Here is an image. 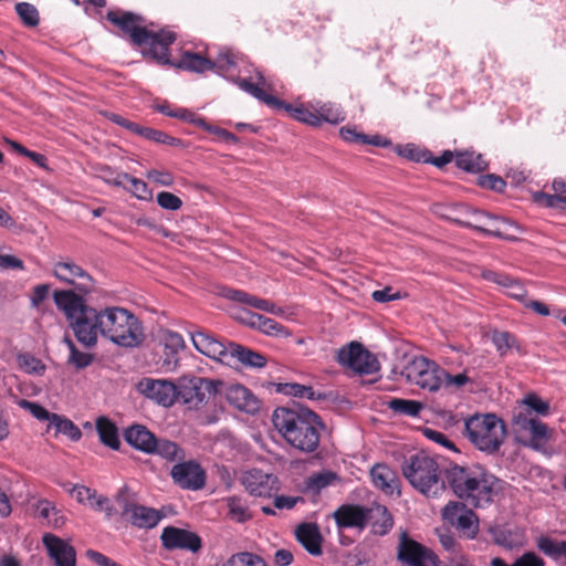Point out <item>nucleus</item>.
<instances>
[{
  "label": "nucleus",
  "instance_id": "nucleus-56",
  "mask_svg": "<svg viewBox=\"0 0 566 566\" xmlns=\"http://www.w3.org/2000/svg\"><path fill=\"white\" fill-rule=\"evenodd\" d=\"M158 112L161 114H165L169 117L174 118H181L186 122L193 123L199 127L206 128L207 124L203 118L196 116L195 113L186 109V108H179L175 112H166L165 107H158Z\"/></svg>",
  "mask_w": 566,
  "mask_h": 566
},
{
  "label": "nucleus",
  "instance_id": "nucleus-22",
  "mask_svg": "<svg viewBox=\"0 0 566 566\" xmlns=\"http://www.w3.org/2000/svg\"><path fill=\"white\" fill-rule=\"evenodd\" d=\"M195 348L202 355L222 361L227 359L228 344L217 339L205 331H196L190 333Z\"/></svg>",
  "mask_w": 566,
  "mask_h": 566
},
{
  "label": "nucleus",
  "instance_id": "nucleus-64",
  "mask_svg": "<svg viewBox=\"0 0 566 566\" xmlns=\"http://www.w3.org/2000/svg\"><path fill=\"white\" fill-rule=\"evenodd\" d=\"M213 63L216 64L214 69L228 71L235 65V55L230 50L221 51Z\"/></svg>",
  "mask_w": 566,
  "mask_h": 566
},
{
  "label": "nucleus",
  "instance_id": "nucleus-43",
  "mask_svg": "<svg viewBox=\"0 0 566 566\" xmlns=\"http://www.w3.org/2000/svg\"><path fill=\"white\" fill-rule=\"evenodd\" d=\"M389 409L398 415L416 417L422 409V403L416 400L392 398L387 402Z\"/></svg>",
  "mask_w": 566,
  "mask_h": 566
},
{
  "label": "nucleus",
  "instance_id": "nucleus-35",
  "mask_svg": "<svg viewBox=\"0 0 566 566\" xmlns=\"http://www.w3.org/2000/svg\"><path fill=\"white\" fill-rule=\"evenodd\" d=\"M537 548L555 562H566V541H555L548 536L537 539Z\"/></svg>",
  "mask_w": 566,
  "mask_h": 566
},
{
  "label": "nucleus",
  "instance_id": "nucleus-58",
  "mask_svg": "<svg viewBox=\"0 0 566 566\" xmlns=\"http://www.w3.org/2000/svg\"><path fill=\"white\" fill-rule=\"evenodd\" d=\"M156 201L158 206L165 210L176 211L182 206V200L168 191H161L157 195Z\"/></svg>",
  "mask_w": 566,
  "mask_h": 566
},
{
  "label": "nucleus",
  "instance_id": "nucleus-34",
  "mask_svg": "<svg viewBox=\"0 0 566 566\" xmlns=\"http://www.w3.org/2000/svg\"><path fill=\"white\" fill-rule=\"evenodd\" d=\"M175 66L187 71L202 73L207 70H214L216 64L213 61L197 53L186 52Z\"/></svg>",
  "mask_w": 566,
  "mask_h": 566
},
{
  "label": "nucleus",
  "instance_id": "nucleus-3",
  "mask_svg": "<svg viewBox=\"0 0 566 566\" xmlns=\"http://www.w3.org/2000/svg\"><path fill=\"white\" fill-rule=\"evenodd\" d=\"M53 300L65 314L76 340L86 348L95 347L98 335L102 336V310L88 306L73 290L54 291Z\"/></svg>",
  "mask_w": 566,
  "mask_h": 566
},
{
  "label": "nucleus",
  "instance_id": "nucleus-10",
  "mask_svg": "<svg viewBox=\"0 0 566 566\" xmlns=\"http://www.w3.org/2000/svg\"><path fill=\"white\" fill-rule=\"evenodd\" d=\"M219 380L203 377H182L178 385V400L189 409H199L207 399L218 391Z\"/></svg>",
  "mask_w": 566,
  "mask_h": 566
},
{
  "label": "nucleus",
  "instance_id": "nucleus-18",
  "mask_svg": "<svg viewBox=\"0 0 566 566\" xmlns=\"http://www.w3.org/2000/svg\"><path fill=\"white\" fill-rule=\"evenodd\" d=\"M170 474L174 482L184 490L197 491L206 483V472L196 461L175 464Z\"/></svg>",
  "mask_w": 566,
  "mask_h": 566
},
{
  "label": "nucleus",
  "instance_id": "nucleus-27",
  "mask_svg": "<svg viewBox=\"0 0 566 566\" xmlns=\"http://www.w3.org/2000/svg\"><path fill=\"white\" fill-rule=\"evenodd\" d=\"M370 476L376 488L388 495L399 494V480L394 470L382 463L375 464L370 470Z\"/></svg>",
  "mask_w": 566,
  "mask_h": 566
},
{
  "label": "nucleus",
  "instance_id": "nucleus-63",
  "mask_svg": "<svg viewBox=\"0 0 566 566\" xmlns=\"http://www.w3.org/2000/svg\"><path fill=\"white\" fill-rule=\"evenodd\" d=\"M441 378H442V384H444L448 387L461 388L464 385H467L468 382H470V378L467 376L465 373H461L458 375H451V374L447 373L446 370H443V373H441Z\"/></svg>",
  "mask_w": 566,
  "mask_h": 566
},
{
  "label": "nucleus",
  "instance_id": "nucleus-21",
  "mask_svg": "<svg viewBox=\"0 0 566 566\" xmlns=\"http://www.w3.org/2000/svg\"><path fill=\"white\" fill-rule=\"evenodd\" d=\"M42 543L55 566H76L75 548L52 533L42 536Z\"/></svg>",
  "mask_w": 566,
  "mask_h": 566
},
{
  "label": "nucleus",
  "instance_id": "nucleus-8",
  "mask_svg": "<svg viewBox=\"0 0 566 566\" xmlns=\"http://www.w3.org/2000/svg\"><path fill=\"white\" fill-rule=\"evenodd\" d=\"M454 211L459 213V217L447 216V218L452 219L463 227L472 228L485 235L511 240L512 237L507 233V230L510 228H516L513 221L474 210L465 205L459 206Z\"/></svg>",
  "mask_w": 566,
  "mask_h": 566
},
{
  "label": "nucleus",
  "instance_id": "nucleus-53",
  "mask_svg": "<svg viewBox=\"0 0 566 566\" xmlns=\"http://www.w3.org/2000/svg\"><path fill=\"white\" fill-rule=\"evenodd\" d=\"M520 408H525L530 410L531 413L535 412L541 416H546L549 412V403L535 394L526 395L516 409Z\"/></svg>",
  "mask_w": 566,
  "mask_h": 566
},
{
  "label": "nucleus",
  "instance_id": "nucleus-4",
  "mask_svg": "<svg viewBox=\"0 0 566 566\" xmlns=\"http://www.w3.org/2000/svg\"><path fill=\"white\" fill-rule=\"evenodd\" d=\"M107 20L129 35L133 44L147 46L146 54L161 64H171L168 59L169 46L176 34L168 30L154 31L145 25V19L129 11H108Z\"/></svg>",
  "mask_w": 566,
  "mask_h": 566
},
{
  "label": "nucleus",
  "instance_id": "nucleus-13",
  "mask_svg": "<svg viewBox=\"0 0 566 566\" xmlns=\"http://www.w3.org/2000/svg\"><path fill=\"white\" fill-rule=\"evenodd\" d=\"M464 503L450 502L443 509L442 516L461 536L472 539L479 533V518Z\"/></svg>",
  "mask_w": 566,
  "mask_h": 566
},
{
  "label": "nucleus",
  "instance_id": "nucleus-17",
  "mask_svg": "<svg viewBox=\"0 0 566 566\" xmlns=\"http://www.w3.org/2000/svg\"><path fill=\"white\" fill-rule=\"evenodd\" d=\"M398 559L407 566H438L439 562L432 551L406 536L399 544Z\"/></svg>",
  "mask_w": 566,
  "mask_h": 566
},
{
  "label": "nucleus",
  "instance_id": "nucleus-41",
  "mask_svg": "<svg viewBox=\"0 0 566 566\" xmlns=\"http://www.w3.org/2000/svg\"><path fill=\"white\" fill-rule=\"evenodd\" d=\"M49 427L55 428L57 433L67 436L72 441H77L82 437L81 430L70 419L57 413L52 416Z\"/></svg>",
  "mask_w": 566,
  "mask_h": 566
},
{
  "label": "nucleus",
  "instance_id": "nucleus-6",
  "mask_svg": "<svg viewBox=\"0 0 566 566\" xmlns=\"http://www.w3.org/2000/svg\"><path fill=\"white\" fill-rule=\"evenodd\" d=\"M401 470L412 488L427 497H438L446 491V481L438 462L424 452L406 459Z\"/></svg>",
  "mask_w": 566,
  "mask_h": 566
},
{
  "label": "nucleus",
  "instance_id": "nucleus-51",
  "mask_svg": "<svg viewBox=\"0 0 566 566\" xmlns=\"http://www.w3.org/2000/svg\"><path fill=\"white\" fill-rule=\"evenodd\" d=\"M222 295L231 301L247 304L253 308L260 310L261 303L263 298L256 297L252 294H249L241 290H234V289H224L222 292Z\"/></svg>",
  "mask_w": 566,
  "mask_h": 566
},
{
  "label": "nucleus",
  "instance_id": "nucleus-60",
  "mask_svg": "<svg viewBox=\"0 0 566 566\" xmlns=\"http://www.w3.org/2000/svg\"><path fill=\"white\" fill-rule=\"evenodd\" d=\"M146 177L153 182L165 187L172 186L175 181L172 174L168 170L151 169L146 172Z\"/></svg>",
  "mask_w": 566,
  "mask_h": 566
},
{
  "label": "nucleus",
  "instance_id": "nucleus-57",
  "mask_svg": "<svg viewBox=\"0 0 566 566\" xmlns=\"http://www.w3.org/2000/svg\"><path fill=\"white\" fill-rule=\"evenodd\" d=\"M90 506L95 511L104 512L105 517L107 520H111L114 515L117 514V510L113 505L111 500L107 496L102 495V494L96 493L93 501L91 502Z\"/></svg>",
  "mask_w": 566,
  "mask_h": 566
},
{
  "label": "nucleus",
  "instance_id": "nucleus-33",
  "mask_svg": "<svg viewBox=\"0 0 566 566\" xmlns=\"http://www.w3.org/2000/svg\"><path fill=\"white\" fill-rule=\"evenodd\" d=\"M369 521L373 532L377 535L387 534L394 526V520L388 509L384 505H375L369 509Z\"/></svg>",
  "mask_w": 566,
  "mask_h": 566
},
{
  "label": "nucleus",
  "instance_id": "nucleus-62",
  "mask_svg": "<svg viewBox=\"0 0 566 566\" xmlns=\"http://www.w3.org/2000/svg\"><path fill=\"white\" fill-rule=\"evenodd\" d=\"M511 566H545V562L536 553L526 552L517 557Z\"/></svg>",
  "mask_w": 566,
  "mask_h": 566
},
{
  "label": "nucleus",
  "instance_id": "nucleus-7",
  "mask_svg": "<svg viewBox=\"0 0 566 566\" xmlns=\"http://www.w3.org/2000/svg\"><path fill=\"white\" fill-rule=\"evenodd\" d=\"M464 433L478 450L494 454L505 440L506 427L493 413L474 415L465 420Z\"/></svg>",
  "mask_w": 566,
  "mask_h": 566
},
{
  "label": "nucleus",
  "instance_id": "nucleus-24",
  "mask_svg": "<svg viewBox=\"0 0 566 566\" xmlns=\"http://www.w3.org/2000/svg\"><path fill=\"white\" fill-rule=\"evenodd\" d=\"M226 364L232 365L239 363L244 367L262 368L266 365V357L259 352L237 343H228V353Z\"/></svg>",
  "mask_w": 566,
  "mask_h": 566
},
{
  "label": "nucleus",
  "instance_id": "nucleus-36",
  "mask_svg": "<svg viewBox=\"0 0 566 566\" xmlns=\"http://www.w3.org/2000/svg\"><path fill=\"white\" fill-rule=\"evenodd\" d=\"M315 111L316 117H318V126H321L322 123L338 124L345 119L342 108L331 102H315Z\"/></svg>",
  "mask_w": 566,
  "mask_h": 566
},
{
  "label": "nucleus",
  "instance_id": "nucleus-59",
  "mask_svg": "<svg viewBox=\"0 0 566 566\" xmlns=\"http://www.w3.org/2000/svg\"><path fill=\"white\" fill-rule=\"evenodd\" d=\"M19 406L21 408L28 410L34 418H36L38 420H41V421L48 420L50 422L52 419V416L54 415V413L49 412L41 405L33 402V401L25 400V399H22L19 402Z\"/></svg>",
  "mask_w": 566,
  "mask_h": 566
},
{
  "label": "nucleus",
  "instance_id": "nucleus-16",
  "mask_svg": "<svg viewBox=\"0 0 566 566\" xmlns=\"http://www.w3.org/2000/svg\"><path fill=\"white\" fill-rule=\"evenodd\" d=\"M160 541L167 551L184 549L198 553L202 547L201 537L197 533L176 526H166Z\"/></svg>",
  "mask_w": 566,
  "mask_h": 566
},
{
  "label": "nucleus",
  "instance_id": "nucleus-44",
  "mask_svg": "<svg viewBox=\"0 0 566 566\" xmlns=\"http://www.w3.org/2000/svg\"><path fill=\"white\" fill-rule=\"evenodd\" d=\"M135 134L139 135L148 140L158 143V144L170 145V146H178L181 144V140L179 138H175L161 130H157V129L146 127V126L138 125Z\"/></svg>",
  "mask_w": 566,
  "mask_h": 566
},
{
  "label": "nucleus",
  "instance_id": "nucleus-32",
  "mask_svg": "<svg viewBox=\"0 0 566 566\" xmlns=\"http://www.w3.org/2000/svg\"><path fill=\"white\" fill-rule=\"evenodd\" d=\"M96 430L101 442L113 449L118 450L120 440L116 424L106 417H99L96 420Z\"/></svg>",
  "mask_w": 566,
  "mask_h": 566
},
{
  "label": "nucleus",
  "instance_id": "nucleus-54",
  "mask_svg": "<svg viewBox=\"0 0 566 566\" xmlns=\"http://www.w3.org/2000/svg\"><path fill=\"white\" fill-rule=\"evenodd\" d=\"M95 172L97 178L115 187H122L125 180L124 176L127 175L126 172H117L106 165L97 166Z\"/></svg>",
  "mask_w": 566,
  "mask_h": 566
},
{
  "label": "nucleus",
  "instance_id": "nucleus-40",
  "mask_svg": "<svg viewBox=\"0 0 566 566\" xmlns=\"http://www.w3.org/2000/svg\"><path fill=\"white\" fill-rule=\"evenodd\" d=\"M252 328H256L260 332L276 337H287L290 336V332L282 324L275 322L274 319L266 317L264 315L259 314L255 321V325Z\"/></svg>",
  "mask_w": 566,
  "mask_h": 566
},
{
  "label": "nucleus",
  "instance_id": "nucleus-50",
  "mask_svg": "<svg viewBox=\"0 0 566 566\" xmlns=\"http://www.w3.org/2000/svg\"><path fill=\"white\" fill-rule=\"evenodd\" d=\"M283 392L292 397L306 398L310 400H319L323 398V395L316 394L311 386H305L296 382L284 384Z\"/></svg>",
  "mask_w": 566,
  "mask_h": 566
},
{
  "label": "nucleus",
  "instance_id": "nucleus-5",
  "mask_svg": "<svg viewBox=\"0 0 566 566\" xmlns=\"http://www.w3.org/2000/svg\"><path fill=\"white\" fill-rule=\"evenodd\" d=\"M102 336L124 348H135L145 339L139 318L123 307H106L101 316Z\"/></svg>",
  "mask_w": 566,
  "mask_h": 566
},
{
  "label": "nucleus",
  "instance_id": "nucleus-12",
  "mask_svg": "<svg viewBox=\"0 0 566 566\" xmlns=\"http://www.w3.org/2000/svg\"><path fill=\"white\" fill-rule=\"evenodd\" d=\"M53 275L61 282L73 285L80 293L86 295L95 290V281L90 273L72 259L65 258L53 265Z\"/></svg>",
  "mask_w": 566,
  "mask_h": 566
},
{
  "label": "nucleus",
  "instance_id": "nucleus-46",
  "mask_svg": "<svg viewBox=\"0 0 566 566\" xmlns=\"http://www.w3.org/2000/svg\"><path fill=\"white\" fill-rule=\"evenodd\" d=\"M221 566H266L264 559L251 552L232 554Z\"/></svg>",
  "mask_w": 566,
  "mask_h": 566
},
{
  "label": "nucleus",
  "instance_id": "nucleus-20",
  "mask_svg": "<svg viewBox=\"0 0 566 566\" xmlns=\"http://www.w3.org/2000/svg\"><path fill=\"white\" fill-rule=\"evenodd\" d=\"M226 400L235 409L255 415L261 409V400L245 386L231 384L224 389Z\"/></svg>",
  "mask_w": 566,
  "mask_h": 566
},
{
  "label": "nucleus",
  "instance_id": "nucleus-31",
  "mask_svg": "<svg viewBox=\"0 0 566 566\" xmlns=\"http://www.w3.org/2000/svg\"><path fill=\"white\" fill-rule=\"evenodd\" d=\"M281 103L282 105H272V108L285 111L290 117L301 123L318 127V117H316L315 102L298 105L286 104L284 101H281Z\"/></svg>",
  "mask_w": 566,
  "mask_h": 566
},
{
  "label": "nucleus",
  "instance_id": "nucleus-47",
  "mask_svg": "<svg viewBox=\"0 0 566 566\" xmlns=\"http://www.w3.org/2000/svg\"><path fill=\"white\" fill-rule=\"evenodd\" d=\"M124 178L125 180L123 182L122 188L132 192L139 200L151 199V191L149 190L147 184L144 180L133 177L128 174L125 175Z\"/></svg>",
  "mask_w": 566,
  "mask_h": 566
},
{
  "label": "nucleus",
  "instance_id": "nucleus-52",
  "mask_svg": "<svg viewBox=\"0 0 566 566\" xmlns=\"http://www.w3.org/2000/svg\"><path fill=\"white\" fill-rule=\"evenodd\" d=\"M398 154L403 158L413 160L416 163H428L431 159V151L416 146L415 144L399 146Z\"/></svg>",
  "mask_w": 566,
  "mask_h": 566
},
{
  "label": "nucleus",
  "instance_id": "nucleus-11",
  "mask_svg": "<svg viewBox=\"0 0 566 566\" xmlns=\"http://www.w3.org/2000/svg\"><path fill=\"white\" fill-rule=\"evenodd\" d=\"M441 373L443 369L439 368L436 363L422 356H416L403 367L401 374L408 382L434 392L442 385Z\"/></svg>",
  "mask_w": 566,
  "mask_h": 566
},
{
  "label": "nucleus",
  "instance_id": "nucleus-28",
  "mask_svg": "<svg viewBox=\"0 0 566 566\" xmlns=\"http://www.w3.org/2000/svg\"><path fill=\"white\" fill-rule=\"evenodd\" d=\"M297 541L313 556L322 555V535L318 526L313 523L301 524L295 532Z\"/></svg>",
  "mask_w": 566,
  "mask_h": 566
},
{
  "label": "nucleus",
  "instance_id": "nucleus-19",
  "mask_svg": "<svg viewBox=\"0 0 566 566\" xmlns=\"http://www.w3.org/2000/svg\"><path fill=\"white\" fill-rule=\"evenodd\" d=\"M241 482L245 491L253 496L268 497L279 490L277 478L259 469L244 472Z\"/></svg>",
  "mask_w": 566,
  "mask_h": 566
},
{
  "label": "nucleus",
  "instance_id": "nucleus-9",
  "mask_svg": "<svg viewBox=\"0 0 566 566\" xmlns=\"http://www.w3.org/2000/svg\"><path fill=\"white\" fill-rule=\"evenodd\" d=\"M512 424L517 436L528 434L527 441H523L521 438L518 441L533 450L543 451L551 439L546 423L531 415L530 410L525 408L514 409Z\"/></svg>",
  "mask_w": 566,
  "mask_h": 566
},
{
  "label": "nucleus",
  "instance_id": "nucleus-1",
  "mask_svg": "<svg viewBox=\"0 0 566 566\" xmlns=\"http://www.w3.org/2000/svg\"><path fill=\"white\" fill-rule=\"evenodd\" d=\"M444 476L460 503L476 509L491 504L499 492L500 480L481 465L452 464Z\"/></svg>",
  "mask_w": 566,
  "mask_h": 566
},
{
  "label": "nucleus",
  "instance_id": "nucleus-14",
  "mask_svg": "<svg viewBox=\"0 0 566 566\" xmlns=\"http://www.w3.org/2000/svg\"><path fill=\"white\" fill-rule=\"evenodd\" d=\"M338 361L360 375H370L379 369L376 357L358 343L342 347L337 354Z\"/></svg>",
  "mask_w": 566,
  "mask_h": 566
},
{
  "label": "nucleus",
  "instance_id": "nucleus-49",
  "mask_svg": "<svg viewBox=\"0 0 566 566\" xmlns=\"http://www.w3.org/2000/svg\"><path fill=\"white\" fill-rule=\"evenodd\" d=\"M228 514L231 520L243 523L251 518L248 506L240 497L230 496L227 499Z\"/></svg>",
  "mask_w": 566,
  "mask_h": 566
},
{
  "label": "nucleus",
  "instance_id": "nucleus-23",
  "mask_svg": "<svg viewBox=\"0 0 566 566\" xmlns=\"http://www.w3.org/2000/svg\"><path fill=\"white\" fill-rule=\"evenodd\" d=\"M338 528H364L369 521V509L354 504H343L334 513Z\"/></svg>",
  "mask_w": 566,
  "mask_h": 566
},
{
  "label": "nucleus",
  "instance_id": "nucleus-48",
  "mask_svg": "<svg viewBox=\"0 0 566 566\" xmlns=\"http://www.w3.org/2000/svg\"><path fill=\"white\" fill-rule=\"evenodd\" d=\"M492 343L500 356H505L513 348L520 350L515 336L509 332H494L492 334Z\"/></svg>",
  "mask_w": 566,
  "mask_h": 566
},
{
  "label": "nucleus",
  "instance_id": "nucleus-39",
  "mask_svg": "<svg viewBox=\"0 0 566 566\" xmlns=\"http://www.w3.org/2000/svg\"><path fill=\"white\" fill-rule=\"evenodd\" d=\"M153 454H157L167 461L181 460L185 457L184 450L176 443L167 439H157L155 441V450Z\"/></svg>",
  "mask_w": 566,
  "mask_h": 566
},
{
  "label": "nucleus",
  "instance_id": "nucleus-2",
  "mask_svg": "<svg viewBox=\"0 0 566 566\" xmlns=\"http://www.w3.org/2000/svg\"><path fill=\"white\" fill-rule=\"evenodd\" d=\"M274 428L293 448L305 452H314L321 438V430L324 429L318 415L301 405L294 408H276L272 416Z\"/></svg>",
  "mask_w": 566,
  "mask_h": 566
},
{
  "label": "nucleus",
  "instance_id": "nucleus-42",
  "mask_svg": "<svg viewBox=\"0 0 566 566\" xmlns=\"http://www.w3.org/2000/svg\"><path fill=\"white\" fill-rule=\"evenodd\" d=\"M64 343L70 350L67 359L69 364L73 365L77 369H83L93 363L94 356L90 353L81 352L69 336L64 337Z\"/></svg>",
  "mask_w": 566,
  "mask_h": 566
},
{
  "label": "nucleus",
  "instance_id": "nucleus-15",
  "mask_svg": "<svg viewBox=\"0 0 566 566\" xmlns=\"http://www.w3.org/2000/svg\"><path fill=\"white\" fill-rule=\"evenodd\" d=\"M138 391L163 407H170L178 400V389L170 380L143 378L137 385Z\"/></svg>",
  "mask_w": 566,
  "mask_h": 566
},
{
  "label": "nucleus",
  "instance_id": "nucleus-38",
  "mask_svg": "<svg viewBox=\"0 0 566 566\" xmlns=\"http://www.w3.org/2000/svg\"><path fill=\"white\" fill-rule=\"evenodd\" d=\"M39 514L46 520V524L53 528H60L65 524V516L56 509V506L48 501L41 500L38 504Z\"/></svg>",
  "mask_w": 566,
  "mask_h": 566
},
{
  "label": "nucleus",
  "instance_id": "nucleus-25",
  "mask_svg": "<svg viewBox=\"0 0 566 566\" xmlns=\"http://www.w3.org/2000/svg\"><path fill=\"white\" fill-rule=\"evenodd\" d=\"M125 441L134 449L146 454H153L155 450L156 436L143 424H132L125 429Z\"/></svg>",
  "mask_w": 566,
  "mask_h": 566
},
{
  "label": "nucleus",
  "instance_id": "nucleus-61",
  "mask_svg": "<svg viewBox=\"0 0 566 566\" xmlns=\"http://www.w3.org/2000/svg\"><path fill=\"white\" fill-rule=\"evenodd\" d=\"M479 185L483 188L502 192L505 189L506 182L499 176L485 175L479 178Z\"/></svg>",
  "mask_w": 566,
  "mask_h": 566
},
{
  "label": "nucleus",
  "instance_id": "nucleus-55",
  "mask_svg": "<svg viewBox=\"0 0 566 566\" xmlns=\"http://www.w3.org/2000/svg\"><path fill=\"white\" fill-rule=\"evenodd\" d=\"M15 11L25 25L36 27L39 24V12L33 4L28 2L17 3Z\"/></svg>",
  "mask_w": 566,
  "mask_h": 566
},
{
  "label": "nucleus",
  "instance_id": "nucleus-26",
  "mask_svg": "<svg viewBox=\"0 0 566 566\" xmlns=\"http://www.w3.org/2000/svg\"><path fill=\"white\" fill-rule=\"evenodd\" d=\"M256 83H252L249 78H233V83H235L242 91L249 93L256 99L263 102L268 106L272 107V105H282L281 99L275 96H272L265 92V88H270V84L268 80L263 76L260 71H256Z\"/></svg>",
  "mask_w": 566,
  "mask_h": 566
},
{
  "label": "nucleus",
  "instance_id": "nucleus-29",
  "mask_svg": "<svg viewBox=\"0 0 566 566\" xmlns=\"http://www.w3.org/2000/svg\"><path fill=\"white\" fill-rule=\"evenodd\" d=\"M339 481V475L334 471L322 470L319 472H314L304 480L302 492L306 494L318 495L323 490L334 485Z\"/></svg>",
  "mask_w": 566,
  "mask_h": 566
},
{
  "label": "nucleus",
  "instance_id": "nucleus-45",
  "mask_svg": "<svg viewBox=\"0 0 566 566\" xmlns=\"http://www.w3.org/2000/svg\"><path fill=\"white\" fill-rule=\"evenodd\" d=\"M115 502L120 510V514L126 518L138 505L135 493L127 486L123 485L115 495Z\"/></svg>",
  "mask_w": 566,
  "mask_h": 566
},
{
  "label": "nucleus",
  "instance_id": "nucleus-37",
  "mask_svg": "<svg viewBox=\"0 0 566 566\" xmlns=\"http://www.w3.org/2000/svg\"><path fill=\"white\" fill-rule=\"evenodd\" d=\"M458 168L468 172H479L486 168L488 164L480 154L473 151L459 153L455 156Z\"/></svg>",
  "mask_w": 566,
  "mask_h": 566
},
{
  "label": "nucleus",
  "instance_id": "nucleus-30",
  "mask_svg": "<svg viewBox=\"0 0 566 566\" xmlns=\"http://www.w3.org/2000/svg\"><path fill=\"white\" fill-rule=\"evenodd\" d=\"M163 517L160 511L138 504L125 520L137 528L150 530L156 527Z\"/></svg>",
  "mask_w": 566,
  "mask_h": 566
}]
</instances>
